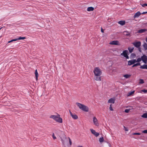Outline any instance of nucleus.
Masks as SVG:
<instances>
[{
    "instance_id": "29",
    "label": "nucleus",
    "mask_w": 147,
    "mask_h": 147,
    "mask_svg": "<svg viewBox=\"0 0 147 147\" xmlns=\"http://www.w3.org/2000/svg\"><path fill=\"white\" fill-rule=\"evenodd\" d=\"M141 60H142L141 58H138L137 60H136V62H140L141 61Z\"/></svg>"
},
{
    "instance_id": "45",
    "label": "nucleus",
    "mask_w": 147,
    "mask_h": 147,
    "mask_svg": "<svg viewBox=\"0 0 147 147\" xmlns=\"http://www.w3.org/2000/svg\"><path fill=\"white\" fill-rule=\"evenodd\" d=\"M78 147H83L82 146H78Z\"/></svg>"
},
{
    "instance_id": "38",
    "label": "nucleus",
    "mask_w": 147,
    "mask_h": 147,
    "mask_svg": "<svg viewBox=\"0 0 147 147\" xmlns=\"http://www.w3.org/2000/svg\"><path fill=\"white\" fill-rule=\"evenodd\" d=\"M142 91L143 92H144V93H146L147 92V90H142Z\"/></svg>"
},
{
    "instance_id": "16",
    "label": "nucleus",
    "mask_w": 147,
    "mask_h": 147,
    "mask_svg": "<svg viewBox=\"0 0 147 147\" xmlns=\"http://www.w3.org/2000/svg\"><path fill=\"white\" fill-rule=\"evenodd\" d=\"M94 10V8L92 7H88L87 9V11H93Z\"/></svg>"
},
{
    "instance_id": "49",
    "label": "nucleus",
    "mask_w": 147,
    "mask_h": 147,
    "mask_svg": "<svg viewBox=\"0 0 147 147\" xmlns=\"http://www.w3.org/2000/svg\"><path fill=\"white\" fill-rule=\"evenodd\" d=\"M63 140H61V141L62 142L63 141Z\"/></svg>"
},
{
    "instance_id": "25",
    "label": "nucleus",
    "mask_w": 147,
    "mask_h": 147,
    "mask_svg": "<svg viewBox=\"0 0 147 147\" xmlns=\"http://www.w3.org/2000/svg\"><path fill=\"white\" fill-rule=\"evenodd\" d=\"M26 38L25 37H19L18 38H17L18 40H23Z\"/></svg>"
},
{
    "instance_id": "14",
    "label": "nucleus",
    "mask_w": 147,
    "mask_h": 147,
    "mask_svg": "<svg viewBox=\"0 0 147 147\" xmlns=\"http://www.w3.org/2000/svg\"><path fill=\"white\" fill-rule=\"evenodd\" d=\"M115 101V98H111L109 99L108 100V102L109 103H114Z\"/></svg>"
},
{
    "instance_id": "6",
    "label": "nucleus",
    "mask_w": 147,
    "mask_h": 147,
    "mask_svg": "<svg viewBox=\"0 0 147 147\" xmlns=\"http://www.w3.org/2000/svg\"><path fill=\"white\" fill-rule=\"evenodd\" d=\"M132 44L136 48H139L141 45V42L140 41L135 42L132 43Z\"/></svg>"
},
{
    "instance_id": "2",
    "label": "nucleus",
    "mask_w": 147,
    "mask_h": 147,
    "mask_svg": "<svg viewBox=\"0 0 147 147\" xmlns=\"http://www.w3.org/2000/svg\"><path fill=\"white\" fill-rule=\"evenodd\" d=\"M76 104L79 108L82 111L85 112H88V108L86 106L78 102H77Z\"/></svg>"
},
{
    "instance_id": "31",
    "label": "nucleus",
    "mask_w": 147,
    "mask_h": 147,
    "mask_svg": "<svg viewBox=\"0 0 147 147\" xmlns=\"http://www.w3.org/2000/svg\"><path fill=\"white\" fill-rule=\"evenodd\" d=\"M130 109H126L125 110V112L126 113H129V111H130Z\"/></svg>"
},
{
    "instance_id": "28",
    "label": "nucleus",
    "mask_w": 147,
    "mask_h": 147,
    "mask_svg": "<svg viewBox=\"0 0 147 147\" xmlns=\"http://www.w3.org/2000/svg\"><path fill=\"white\" fill-rule=\"evenodd\" d=\"M144 83V81L143 80L140 79L139 80V83L140 84H143Z\"/></svg>"
},
{
    "instance_id": "33",
    "label": "nucleus",
    "mask_w": 147,
    "mask_h": 147,
    "mask_svg": "<svg viewBox=\"0 0 147 147\" xmlns=\"http://www.w3.org/2000/svg\"><path fill=\"white\" fill-rule=\"evenodd\" d=\"M109 109L111 111H113V110L112 107V105H111V104L110 105V107H109Z\"/></svg>"
},
{
    "instance_id": "8",
    "label": "nucleus",
    "mask_w": 147,
    "mask_h": 147,
    "mask_svg": "<svg viewBox=\"0 0 147 147\" xmlns=\"http://www.w3.org/2000/svg\"><path fill=\"white\" fill-rule=\"evenodd\" d=\"M142 60L145 63H146L147 61V57L145 55H144L141 57Z\"/></svg>"
},
{
    "instance_id": "10",
    "label": "nucleus",
    "mask_w": 147,
    "mask_h": 147,
    "mask_svg": "<svg viewBox=\"0 0 147 147\" xmlns=\"http://www.w3.org/2000/svg\"><path fill=\"white\" fill-rule=\"evenodd\" d=\"M136 62V59H133L132 60H129L128 61V65H131L134 64Z\"/></svg>"
},
{
    "instance_id": "36",
    "label": "nucleus",
    "mask_w": 147,
    "mask_h": 147,
    "mask_svg": "<svg viewBox=\"0 0 147 147\" xmlns=\"http://www.w3.org/2000/svg\"><path fill=\"white\" fill-rule=\"evenodd\" d=\"M142 132V133H144L146 134V133H147V130H143Z\"/></svg>"
},
{
    "instance_id": "44",
    "label": "nucleus",
    "mask_w": 147,
    "mask_h": 147,
    "mask_svg": "<svg viewBox=\"0 0 147 147\" xmlns=\"http://www.w3.org/2000/svg\"><path fill=\"white\" fill-rule=\"evenodd\" d=\"M131 55H134V56H135V54H134V53L131 54Z\"/></svg>"
},
{
    "instance_id": "41",
    "label": "nucleus",
    "mask_w": 147,
    "mask_h": 147,
    "mask_svg": "<svg viewBox=\"0 0 147 147\" xmlns=\"http://www.w3.org/2000/svg\"><path fill=\"white\" fill-rule=\"evenodd\" d=\"M138 50L140 52H141V48H140V47H139V48H138Z\"/></svg>"
},
{
    "instance_id": "39",
    "label": "nucleus",
    "mask_w": 147,
    "mask_h": 147,
    "mask_svg": "<svg viewBox=\"0 0 147 147\" xmlns=\"http://www.w3.org/2000/svg\"><path fill=\"white\" fill-rule=\"evenodd\" d=\"M12 40V41H16L18 40V39L16 38V39H13V40Z\"/></svg>"
},
{
    "instance_id": "42",
    "label": "nucleus",
    "mask_w": 147,
    "mask_h": 147,
    "mask_svg": "<svg viewBox=\"0 0 147 147\" xmlns=\"http://www.w3.org/2000/svg\"><path fill=\"white\" fill-rule=\"evenodd\" d=\"M101 32L102 33L104 32V30L102 29V28H101Z\"/></svg>"
},
{
    "instance_id": "43",
    "label": "nucleus",
    "mask_w": 147,
    "mask_h": 147,
    "mask_svg": "<svg viewBox=\"0 0 147 147\" xmlns=\"http://www.w3.org/2000/svg\"><path fill=\"white\" fill-rule=\"evenodd\" d=\"M12 42V40H10V41H8V42L9 43H10V42Z\"/></svg>"
},
{
    "instance_id": "9",
    "label": "nucleus",
    "mask_w": 147,
    "mask_h": 147,
    "mask_svg": "<svg viewBox=\"0 0 147 147\" xmlns=\"http://www.w3.org/2000/svg\"><path fill=\"white\" fill-rule=\"evenodd\" d=\"M90 130L92 134H94L96 137H97L99 135L98 133L97 132L93 129H90Z\"/></svg>"
},
{
    "instance_id": "18",
    "label": "nucleus",
    "mask_w": 147,
    "mask_h": 147,
    "mask_svg": "<svg viewBox=\"0 0 147 147\" xmlns=\"http://www.w3.org/2000/svg\"><path fill=\"white\" fill-rule=\"evenodd\" d=\"M128 49L129 51V53H131L133 52L134 49V47H129L128 48Z\"/></svg>"
},
{
    "instance_id": "30",
    "label": "nucleus",
    "mask_w": 147,
    "mask_h": 147,
    "mask_svg": "<svg viewBox=\"0 0 147 147\" xmlns=\"http://www.w3.org/2000/svg\"><path fill=\"white\" fill-rule=\"evenodd\" d=\"M142 7H145L146 6H147V3H144V4H140Z\"/></svg>"
},
{
    "instance_id": "3",
    "label": "nucleus",
    "mask_w": 147,
    "mask_h": 147,
    "mask_svg": "<svg viewBox=\"0 0 147 147\" xmlns=\"http://www.w3.org/2000/svg\"><path fill=\"white\" fill-rule=\"evenodd\" d=\"M93 72L95 76H100L102 73L101 69L98 67H95Z\"/></svg>"
},
{
    "instance_id": "1",
    "label": "nucleus",
    "mask_w": 147,
    "mask_h": 147,
    "mask_svg": "<svg viewBox=\"0 0 147 147\" xmlns=\"http://www.w3.org/2000/svg\"><path fill=\"white\" fill-rule=\"evenodd\" d=\"M49 117L58 123H61L63 122L62 119L61 118L60 115L59 114H57V115H51Z\"/></svg>"
},
{
    "instance_id": "22",
    "label": "nucleus",
    "mask_w": 147,
    "mask_h": 147,
    "mask_svg": "<svg viewBox=\"0 0 147 147\" xmlns=\"http://www.w3.org/2000/svg\"><path fill=\"white\" fill-rule=\"evenodd\" d=\"M142 117L144 118H147V113L143 114L142 115Z\"/></svg>"
},
{
    "instance_id": "19",
    "label": "nucleus",
    "mask_w": 147,
    "mask_h": 147,
    "mask_svg": "<svg viewBox=\"0 0 147 147\" xmlns=\"http://www.w3.org/2000/svg\"><path fill=\"white\" fill-rule=\"evenodd\" d=\"M35 75L36 76V80H38V74L37 72V70L36 69L35 71Z\"/></svg>"
},
{
    "instance_id": "5",
    "label": "nucleus",
    "mask_w": 147,
    "mask_h": 147,
    "mask_svg": "<svg viewBox=\"0 0 147 147\" xmlns=\"http://www.w3.org/2000/svg\"><path fill=\"white\" fill-rule=\"evenodd\" d=\"M93 122L94 124L96 126H98L99 124L98 123V120L96 117H93Z\"/></svg>"
},
{
    "instance_id": "11",
    "label": "nucleus",
    "mask_w": 147,
    "mask_h": 147,
    "mask_svg": "<svg viewBox=\"0 0 147 147\" xmlns=\"http://www.w3.org/2000/svg\"><path fill=\"white\" fill-rule=\"evenodd\" d=\"M69 113L73 119H78V116L76 114H73L70 111H69Z\"/></svg>"
},
{
    "instance_id": "12",
    "label": "nucleus",
    "mask_w": 147,
    "mask_h": 147,
    "mask_svg": "<svg viewBox=\"0 0 147 147\" xmlns=\"http://www.w3.org/2000/svg\"><path fill=\"white\" fill-rule=\"evenodd\" d=\"M141 13L140 11H138L136 13L134 16V18H138L141 15Z\"/></svg>"
},
{
    "instance_id": "47",
    "label": "nucleus",
    "mask_w": 147,
    "mask_h": 147,
    "mask_svg": "<svg viewBox=\"0 0 147 147\" xmlns=\"http://www.w3.org/2000/svg\"><path fill=\"white\" fill-rule=\"evenodd\" d=\"M146 41L147 42V38H146Z\"/></svg>"
},
{
    "instance_id": "4",
    "label": "nucleus",
    "mask_w": 147,
    "mask_h": 147,
    "mask_svg": "<svg viewBox=\"0 0 147 147\" xmlns=\"http://www.w3.org/2000/svg\"><path fill=\"white\" fill-rule=\"evenodd\" d=\"M128 53V51L125 50L123 51V53H121V55L123 56L124 57H125L127 59H129V57L128 56L127 53Z\"/></svg>"
},
{
    "instance_id": "20",
    "label": "nucleus",
    "mask_w": 147,
    "mask_h": 147,
    "mask_svg": "<svg viewBox=\"0 0 147 147\" xmlns=\"http://www.w3.org/2000/svg\"><path fill=\"white\" fill-rule=\"evenodd\" d=\"M131 76V75L130 74H126L125 75H124L123 76V77L125 78H130Z\"/></svg>"
},
{
    "instance_id": "35",
    "label": "nucleus",
    "mask_w": 147,
    "mask_h": 147,
    "mask_svg": "<svg viewBox=\"0 0 147 147\" xmlns=\"http://www.w3.org/2000/svg\"><path fill=\"white\" fill-rule=\"evenodd\" d=\"M52 136H53V139L54 140L56 139V137L55 136V134L54 133H53Z\"/></svg>"
},
{
    "instance_id": "24",
    "label": "nucleus",
    "mask_w": 147,
    "mask_h": 147,
    "mask_svg": "<svg viewBox=\"0 0 147 147\" xmlns=\"http://www.w3.org/2000/svg\"><path fill=\"white\" fill-rule=\"evenodd\" d=\"M143 47L145 50L147 49V44L146 43H144L143 45Z\"/></svg>"
},
{
    "instance_id": "26",
    "label": "nucleus",
    "mask_w": 147,
    "mask_h": 147,
    "mask_svg": "<svg viewBox=\"0 0 147 147\" xmlns=\"http://www.w3.org/2000/svg\"><path fill=\"white\" fill-rule=\"evenodd\" d=\"M140 63H137L136 64H134L132 66V67H134L137 66L138 65H140Z\"/></svg>"
},
{
    "instance_id": "17",
    "label": "nucleus",
    "mask_w": 147,
    "mask_h": 147,
    "mask_svg": "<svg viewBox=\"0 0 147 147\" xmlns=\"http://www.w3.org/2000/svg\"><path fill=\"white\" fill-rule=\"evenodd\" d=\"M118 23L119 24L121 25H123L125 24V21H120Z\"/></svg>"
},
{
    "instance_id": "27",
    "label": "nucleus",
    "mask_w": 147,
    "mask_h": 147,
    "mask_svg": "<svg viewBox=\"0 0 147 147\" xmlns=\"http://www.w3.org/2000/svg\"><path fill=\"white\" fill-rule=\"evenodd\" d=\"M104 140V139L103 137H102L100 138L99 139V141L100 142H103Z\"/></svg>"
},
{
    "instance_id": "50",
    "label": "nucleus",
    "mask_w": 147,
    "mask_h": 147,
    "mask_svg": "<svg viewBox=\"0 0 147 147\" xmlns=\"http://www.w3.org/2000/svg\"><path fill=\"white\" fill-rule=\"evenodd\" d=\"M1 28H0V30H1Z\"/></svg>"
},
{
    "instance_id": "37",
    "label": "nucleus",
    "mask_w": 147,
    "mask_h": 147,
    "mask_svg": "<svg viewBox=\"0 0 147 147\" xmlns=\"http://www.w3.org/2000/svg\"><path fill=\"white\" fill-rule=\"evenodd\" d=\"M124 128L126 131H128V129H127L125 126H124Z\"/></svg>"
},
{
    "instance_id": "21",
    "label": "nucleus",
    "mask_w": 147,
    "mask_h": 147,
    "mask_svg": "<svg viewBox=\"0 0 147 147\" xmlns=\"http://www.w3.org/2000/svg\"><path fill=\"white\" fill-rule=\"evenodd\" d=\"M146 67H147V65L145 64H144L143 65H141L140 67V68L141 69H146L147 68Z\"/></svg>"
},
{
    "instance_id": "13",
    "label": "nucleus",
    "mask_w": 147,
    "mask_h": 147,
    "mask_svg": "<svg viewBox=\"0 0 147 147\" xmlns=\"http://www.w3.org/2000/svg\"><path fill=\"white\" fill-rule=\"evenodd\" d=\"M94 78L96 81H101V80L100 76H95Z\"/></svg>"
},
{
    "instance_id": "48",
    "label": "nucleus",
    "mask_w": 147,
    "mask_h": 147,
    "mask_svg": "<svg viewBox=\"0 0 147 147\" xmlns=\"http://www.w3.org/2000/svg\"><path fill=\"white\" fill-rule=\"evenodd\" d=\"M109 147H111L110 145H109Z\"/></svg>"
},
{
    "instance_id": "46",
    "label": "nucleus",
    "mask_w": 147,
    "mask_h": 147,
    "mask_svg": "<svg viewBox=\"0 0 147 147\" xmlns=\"http://www.w3.org/2000/svg\"><path fill=\"white\" fill-rule=\"evenodd\" d=\"M145 24L146 25V26H147V22L146 23H145Z\"/></svg>"
},
{
    "instance_id": "23",
    "label": "nucleus",
    "mask_w": 147,
    "mask_h": 147,
    "mask_svg": "<svg viewBox=\"0 0 147 147\" xmlns=\"http://www.w3.org/2000/svg\"><path fill=\"white\" fill-rule=\"evenodd\" d=\"M134 91L129 92L127 94V96H129L131 95L132 94H134Z\"/></svg>"
},
{
    "instance_id": "7",
    "label": "nucleus",
    "mask_w": 147,
    "mask_h": 147,
    "mask_svg": "<svg viewBox=\"0 0 147 147\" xmlns=\"http://www.w3.org/2000/svg\"><path fill=\"white\" fill-rule=\"evenodd\" d=\"M110 45H120V43L119 41L117 40H113L110 42L109 43Z\"/></svg>"
},
{
    "instance_id": "15",
    "label": "nucleus",
    "mask_w": 147,
    "mask_h": 147,
    "mask_svg": "<svg viewBox=\"0 0 147 147\" xmlns=\"http://www.w3.org/2000/svg\"><path fill=\"white\" fill-rule=\"evenodd\" d=\"M147 31V30L146 29H141L139 30L138 31V33H142Z\"/></svg>"
},
{
    "instance_id": "40",
    "label": "nucleus",
    "mask_w": 147,
    "mask_h": 147,
    "mask_svg": "<svg viewBox=\"0 0 147 147\" xmlns=\"http://www.w3.org/2000/svg\"><path fill=\"white\" fill-rule=\"evenodd\" d=\"M147 13V11L146 12H143L142 14H145Z\"/></svg>"
},
{
    "instance_id": "34",
    "label": "nucleus",
    "mask_w": 147,
    "mask_h": 147,
    "mask_svg": "<svg viewBox=\"0 0 147 147\" xmlns=\"http://www.w3.org/2000/svg\"><path fill=\"white\" fill-rule=\"evenodd\" d=\"M68 139H69V141L70 145H71L72 144V142L71 141V139H70V138L69 137H68Z\"/></svg>"
},
{
    "instance_id": "32",
    "label": "nucleus",
    "mask_w": 147,
    "mask_h": 147,
    "mask_svg": "<svg viewBox=\"0 0 147 147\" xmlns=\"http://www.w3.org/2000/svg\"><path fill=\"white\" fill-rule=\"evenodd\" d=\"M141 134L139 133H134L133 134V135H140Z\"/></svg>"
}]
</instances>
